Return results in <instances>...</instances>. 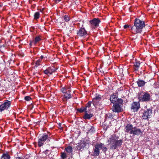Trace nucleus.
<instances>
[{
    "label": "nucleus",
    "instance_id": "nucleus-2",
    "mask_svg": "<svg viewBox=\"0 0 159 159\" xmlns=\"http://www.w3.org/2000/svg\"><path fill=\"white\" fill-rule=\"evenodd\" d=\"M107 142L109 143V144L111 145L110 146L111 148L115 149H117L118 147L121 145L122 140H118L116 136L111 135L108 138Z\"/></svg>",
    "mask_w": 159,
    "mask_h": 159
},
{
    "label": "nucleus",
    "instance_id": "nucleus-27",
    "mask_svg": "<svg viewBox=\"0 0 159 159\" xmlns=\"http://www.w3.org/2000/svg\"><path fill=\"white\" fill-rule=\"evenodd\" d=\"M40 40L41 39L39 37H37L35 38L34 41H33L32 42H33L34 44H35L40 41Z\"/></svg>",
    "mask_w": 159,
    "mask_h": 159
},
{
    "label": "nucleus",
    "instance_id": "nucleus-23",
    "mask_svg": "<svg viewBox=\"0 0 159 159\" xmlns=\"http://www.w3.org/2000/svg\"><path fill=\"white\" fill-rule=\"evenodd\" d=\"M65 150L66 152L69 154H72V148L71 146L67 147L65 148Z\"/></svg>",
    "mask_w": 159,
    "mask_h": 159
},
{
    "label": "nucleus",
    "instance_id": "nucleus-21",
    "mask_svg": "<svg viewBox=\"0 0 159 159\" xmlns=\"http://www.w3.org/2000/svg\"><path fill=\"white\" fill-rule=\"evenodd\" d=\"M93 116L92 114H89L87 113V111L85 112V114L84 116V118L85 119H89Z\"/></svg>",
    "mask_w": 159,
    "mask_h": 159
},
{
    "label": "nucleus",
    "instance_id": "nucleus-22",
    "mask_svg": "<svg viewBox=\"0 0 159 159\" xmlns=\"http://www.w3.org/2000/svg\"><path fill=\"white\" fill-rule=\"evenodd\" d=\"M70 88L67 87H63L61 89V92L64 94L67 93L68 90H70Z\"/></svg>",
    "mask_w": 159,
    "mask_h": 159
},
{
    "label": "nucleus",
    "instance_id": "nucleus-5",
    "mask_svg": "<svg viewBox=\"0 0 159 159\" xmlns=\"http://www.w3.org/2000/svg\"><path fill=\"white\" fill-rule=\"evenodd\" d=\"M138 98L139 101L148 102L151 100L150 94L143 92H139L138 94Z\"/></svg>",
    "mask_w": 159,
    "mask_h": 159
},
{
    "label": "nucleus",
    "instance_id": "nucleus-44",
    "mask_svg": "<svg viewBox=\"0 0 159 159\" xmlns=\"http://www.w3.org/2000/svg\"><path fill=\"white\" fill-rule=\"evenodd\" d=\"M158 143V145L159 146V140H158V141H157Z\"/></svg>",
    "mask_w": 159,
    "mask_h": 159
},
{
    "label": "nucleus",
    "instance_id": "nucleus-11",
    "mask_svg": "<svg viewBox=\"0 0 159 159\" xmlns=\"http://www.w3.org/2000/svg\"><path fill=\"white\" fill-rule=\"evenodd\" d=\"M143 131L139 128L134 127L133 130L131 131V134H133V135H139L142 134Z\"/></svg>",
    "mask_w": 159,
    "mask_h": 159
},
{
    "label": "nucleus",
    "instance_id": "nucleus-24",
    "mask_svg": "<svg viewBox=\"0 0 159 159\" xmlns=\"http://www.w3.org/2000/svg\"><path fill=\"white\" fill-rule=\"evenodd\" d=\"M77 111L81 113L84 111L85 112H87V110H86V108L83 107H82L80 108L77 109Z\"/></svg>",
    "mask_w": 159,
    "mask_h": 159
},
{
    "label": "nucleus",
    "instance_id": "nucleus-42",
    "mask_svg": "<svg viewBox=\"0 0 159 159\" xmlns=\"http://www.w3.org/2000/svg\"><path fill=\"white\" fill-rule=\"evenodd\" d=\"M16 159H22V158H21L20 157H17L16 158Z\"/></svg>",
    "mask_w": 159,
    "mask_h": 159
},
{
    "label": "nucleus",
    "instance_id": "nucleus-39",
    "mask_svg": "<svg viewBox=\"0 0 159 159\" xmlns=\"http://www.w3.org/2000/svg\"><path fill=\"white\" fill-rule=\"evenodd\" d=\"M55 2L57 3V2H59L61 1V0H54Z\"/></svg>",
    "mask_w": 159,
    "mask_h": 159
},
{
    "label": "nucleus",
    "instance_id": "nucleus-19",
    "mask_svg": "<svg viewBox=\"0 0 159 159\" xmlns=\"http://www.w3.org/2000/svg\"><path fill=\"white\" fill-rule=\"evenodd\" d=\"M140 62L139 61H136L134 63V68L135 70H138L140 67Z\"/></svg>",
    "mask_w": 159,
    "mask_h": 159
},
{
    "label": "nucleus",
    "instance_id": "nucleus-33",
    "mask_svg": "<svg viewBox=\"0 0 159 159\" xmlns=\"http://www.w3.org/2000/svg\"><path fill=\"white\" fill-rule=\"evenodd\" d=\"M74 27L73 26H70V28H68L67 29V30H69V31L70 32V33L71 32L72 30H74Z\"/></svg>",
    "mask_w": 159,
    "mask_h": 159
},
{
    "label": "nucleus",
    "instance_id": "nucleus-8",
    "mask_svg": "<svg viewBox=\"0 0 159 159\" xmlns=\"http://www.w3.org/2000/svg\"><path fill=\"white\" fill-rule=\"evenodd\" d=\"M152 115V111L151 109L149 108L145 111L142 117L143 119H147L150 118Z\"/></svg>",
    "mask_w": 159,
    "mask_h": 159
},
{
    "label": "nucleus",
    "instance_id": "nucleus-18",
    "mask_svg": "<svg viewBox=\"0 0 159 159\" xmlns=\"http://www.w3.org/2000/svg\"><path fill=\"white\" fill-rule=\"evenodd\" d=\"M110 100L111 102L113 103H115L117 100V98L116 95L114 94L111 95L110 98Z\"/></svg>",
    "mask_w": 159,
    "mask_h": 159
},
{
    "label": "nucleus",
    "instance_id": "nucleus-7",
    "mask_svg": "<svg viewBox=\"0 0 159 159\" xmlns=\"http://www.w3.org/2000/svg\"><path fill=\"white\" fill-rule=\"evenodd\" d=\"M111 110L113 112L119 113L122 111V108L120 105L118 103H116L113 104Z\"/></svg>",
    "mask_w": 159,
    "mask_h": 159
},
{
    "label": "nucleus",
    "instance_id": "nucleus-13",
    "mask_svg": "<svg viewBox=\"0 0 159 159\" xmlns=\"http://www.w3.org/2000/svg\"><path fill=\"white\" fill-rule=\"evenodd\" d=\"M87 144L86 142L83 141H82L78 143V145L77 146V148L78 150L82 151Z\"/></svg>",
    "mask_w": 159,
    "mask_h": 159
},
{
    "label": "nucleus",
    "instance_id": "nucleus-1",
    "mask_svg": "<svg viewBox=\"0 0 159 159\" xmlns=\"http://www.w3.org/2000/svg\"><path fill=\"white\" fill-rule=\"evenodd\" d=\"M145 26V23L143 21L136 18L134 20V25L130 27L131 32L135 34L140 33Z\"/></svg>",
    "mask_w": 159,
    "mask_h": 159
},
{
    "label": "nucleus",
    "instance_id": "nucleus-17",
    "mask_svg": "<svg viewBox=\"0 0 159 159\" xmlns=\"http://www.w3.org/2000/svg\"><path fill=\"white\" fill-rule=\"evenodd\" d=\"M134 127L133 125L130 124H128L125 127V132L129 133L131 134V131L133 130Z\"/></svg>",
    "mask_w": 159,
    "mask_h": 159
},
{
    "label": "nucleus",
    "instance_id": "nucleus-3",
    "mask_svg": "<svg viewBox=\"0 0 159 159\" xmlns=\"http://www.w3.org/2000/svg\"><path fill=\"white\" fill-rule=\"evenodd\" d=\"M100 149L102 150L103 152H106L107 150V148L103 143H96L93 148L92 155L94 156H99Z\"/></svg>",
    "mask_w": 159,
    "mask_h": 159
},
{
    "label": "nucleus",
    "instance_id": "nucleus-34",
    "mask_svg": "<svg viewBox=\"0 0 159 159\" xmlns=\"http://www.w3.org/2000/svg\"><path fill=\"white\" fill-rule=\"evenodd\" d=\"M106 116L107 117L110 118H112L113 117V115H112L110 113L107 114L106 115Z\"/></svg>",
    "mask_w": 159,
    "mask_h": 159
},
{
    "label": "nucleus",
    "instance_id": "nucleus-35",
    "mask_svg": "<svg viewBox=\"0 0 159 159\" xmlns=\"http://www.w3.org/2000/svg\"><path fill=\"white\" fill-rule=\"evenodd\" d=\"M25 99L26 101H29L31 100V98L29 96H27L25 98Z\"/></svg>",
    "mask_w": 159,
    "mask_h": 159
},
{
    "label": "nucleus",
    "instance_id": "nucleus-9",
    "mask_svg": "<svg viewBox=\"0 0 159 159\" xmlns=\"http://www.w3.org/2000/svg\"><path fill=\"white\" fill-rule=\"evenodd\" d=\"M11 102L8 100H6L5 102L0 106V111L7 110L10 107Z\"/></svg>",
    "mask_w": 159,
    "mask_h": 159
},
{
    "label": "nucleus",
    "instance_id": "nucleus-29",
    "mask_svg": "<svg viewBox=\"0 0 159 159\" xmlns=\"http://www.w3.org/2000/svg\"><path fill=\"white\" fill-rule=\"evenodd\" d=\"M61 157L62 159H64L67 157V154L65 152H62L61 154Z\"/></svg>",
    "mask_w": 159,
    "mask_h": 159
},
{
    "label": "nucleus",
    "instance_id": "nucleus-26",
    "mask_svg": "<svg viewBox=\"0 0 159 159\" xmlns=\"http://www.w3.org/2000/svg\"><path fill=\"white\" fill-rule=\"evenodd\" d=\"M64 20L66 22L69 21L70 20V17L67 15H65L63 17Z\"/></svg>",
    "mask_w": 159,
    "mask_h": 159
},
{
    "label": "nucleus",
    "instance_id": "nucleus-36",
    "mask_svg": "<svg viewBox=\"0 0 159 159\" xmlns=\"http://www.w3.org/2000/svg\"><path fill=\"white\" fill-rule=\"evenodd\" d=\"M94 131V127H91V128L90 129L89 131H91V132H93V131Z\"/></svg>",
    "mask_w": 159,
    "mask_h": 159
},
{
    "label": "nucleus",
    "instance_id": "nucleus-31",
    "mask_svg": "<svg viewBox=\"0 0 159 159\" xmlns=\"http://www.w3.org/2000/svg\"><path fill=\"white\" fill-rule=\"evenodd\" d=\"M116 102H117V103H118L120 105L122 104V103L123 102V100L122 99L120 98L118 99H117V101Z\"/></svg>",
    "mask_w": 159,
    "mask_h": 159
},
{
    "label": "nucleus",
    "instance_id": "nucleus-32",
    "mask_svg": "<svg viewBox=\"0 0 159 159\" xmlns=\"http://www.w3.org/2000/svg\"><path fill=\"white\" fill-rule=\"evenodd\" d=\"M91 104V102H89L86 104V107H85L86 108V110H87V108H89L90 107Z\"/></svg>",
    "mask_w": 159,
    "mask_h": 159
},
{
    "label": "nucleus",
    "instance_id": "nucleus-45",
    "mask_svg": "<svg viewBox=\"0 0 159 159\" xmlns=\"http://www.w3.org/2000/svg\"><path fill=\"white\" fill-rule=\"evenodd\" d=\"M61 124H59V126H61Z\"/></svg>",
    "mask_w": 159,
    "mask_h": 159
},
{
    "label": "nucleus",
    "instance_id": "nucleus-38",
    "mask_svg": "<svg viewBox=\"0 0 159 159\" xmlns=\"http://www.w3.org/2000/svg\"><path fill=\"white\" fill-rule=\"evenodd\" d=\"M129 27V26L128 25H125L124 26V29H126L127 28H128Z\"/></svg>",
    "mask_w": 159,
    "mask_h": 159
},
{
    "label": "nucleus",
    "instance_id": "nucleus-37",
    "mask_svg": "<svg viewBox=\"0 0 159 159\" xmlns=\"http://www.w3.org/2000/svg\"><path fill=\"white\" fill-rule=\"evenodd\" d=\"M48 150H46L45 151L43 152V153L45 154V155H46L48 153Z\"/></svg>",
    "mask_w": 159,
    "mask_h": 159
},
{
    "label": "nucleus",
    "instance_id": "nucleus-28",
    "mask_svg": "<svg viewBox=\"0 0 159 159\" xmlns=\"http://www.w3.org/2000/svg\"><path fill=\"white\" fill-rule=\"evenodd\" d=\"M40 15L39 12H36L34 14V18L37 19L39 18Z\"/></svg>",
    "mask_w": 159,
    "mask_h": 159
},
{
    "label": "nucleus",
    "instance_id": "nucleus-30",
    "mask_svg": "<svg viewBox=\"0 0 159 159\" xmlns=\"http://www.w3.org/2000/svg\"><path fill=\"white\" fill-rule=\"evenodd\" d=\"M41 60L40 59H38V60H37L36 62V66H39L40 64V63H41Z\"/></svg>",
    "mask_w": 159,
    "mask_h": 159
},
{
    "label": "nucleus",
    "instance_id": "nucleus-6",
    "mask_svg": "<svg viewBox=\"0 0 159 159\" xmlns=\"http://www.w3.org/2000/svg\"><path fill=\"white\" fill-rule=\"evenodd\" d=\"M50 138L48 137V135L43 134L39 136L38 141V145L39 147L42 146L45 142L48 139L49 140Z\"/></svg>",
    "mask_w": 159,
    "mask_h": 159
},
{
    "label": "nucleus",
    "instance_id": "nucleus-43",
    "mask_svg": "<svg viewBox=\"0 0 159 159\" xmlns=\"http://www.w3.org/2000/svg\"><path fill=\"white\" fill-rule=\"evenodd\" d=\"M34 43L33 42H32V41L30 43V45H31L32 43Z\"/></svg>",
    "mask_w": 159,
    "mask_h": 159
},
{
    "label": "nucleus",
    "instance_id": "nucleus-14",
    "mask_svg": "<svg viewBox=\"0 0 159 159\" xmlns=\"http://www.w3.org/2000/svg\"><path fill=\"white\" fill-rule=\"evenodd\" d=\"M56 69L53 67H49L45 70L44 72V74L47 75H51L53 72H55Z\"/></svg>",
    "mask_w": 159,
    "mask_h": 159
},
{
    "label": "nucleus",
    "instance_id": "nucleus-25",
    "mask_svg": "<svg viewBox=\"0 0 159 159\" xmlns=\"http://www.w3.org/2000/svg\"><path fill=\"white\" fill-rule=\"evenodd\" d=\"M10 156L8 154H3L1 157V159H10Z\"/></svg>",
    "mask_w": 159,
    "mask_h": 159
},
{
    "label": "nucleus",
    "instance_id": "nucleus-41",
    "mask_svg": "<svg viewBox=\"0 0 159 159\" xmlns=\"http://www.w3.org/2000/svg\"><path fill=\"white\" fill-rule=\"evenodd\" d=\"M61 24L62 25H65V23L64 22H62L61 23Z\"/></svg>",
    "mask_w": 159,
    "mask_h": 159
},
{
    "label": "nucleus",
    "instance_id": "nucleus-15",
    "mask_svg": "<svg viewBox=\"0 0 159 159\" xmlns=\"http://www.w3.org/2000/svg\"><path fill=\"white\" fill-rule=\"evenodd\" d=\"M87 34V31L84 28H81L77 33V35L80 37L85 36Z\"/></svg>",
    "mask_w": 159,
    "mask_h": 159
},
{
    "label": "nucleus",
    "instance_id": "nucleus-40",
    "mask_svg": "<svg viewBox=\"0 0 159 159\" xmlns=\"http://www.w3.org/2000/svg\"><path fill=\"white\" fill-rule=\"evenodd\" d=\"M44 58V57L43 56H41L40 57V59H41V60H42Z\"/></svg>",
    "mask_w": 159,
    "mask_h": 159
},
{
    "label": "nucleus",
    "instance_id": "nucleus-12",
    "mask_svg": "<svg viewBox=\"0 0 159 159\" xmlns=\"http://www.w3.org/2000/svg\"><path fill=\"white\" fill-rule=\"evenodd\" d=\"M140 104L139 102H134L131 105V109L134 111H137L139 109Z\"/></svg>",
    "mask_w": 159,
    "mask_h": 159
},
{
    "label": "nucleus",
    "instance_id": "nucleus-10",
    "mask_svg": "<svg viewBox=\"0 0 159 159\" xmlns=\"http://www.w3.org/2000/svg\"><path fill=\"white\" fill-rule=\"evenodd\" d=\"M100 22V20L98 18H94L89 21L91 25L93 28L98 26Z\"/></svg>",
    "mask_w": 159,
    "mask_h": 159
},
{
    "label": "nucleus",
    "instance_id": "nucleus-16",
    "mask_svg": "<svg viewBox=\"0 0 159 159\" xmlns=\"http://www.w3.org/2000/svg\"><path fill=\"white\" fill-rule=\"evenodd\" d=\"M70 90H68L67 93L64 94L62 98V100L63 101H67L68 99L71 98V95L70 93Z\"/></svg>",
    "mask_w": 159,
    "mask_h": 159
},
{
    "label": "nucleus",
    "instance_id": "nucleus-4",
    "mask_svg": "<svg viewBox=\"0 0 159 159\" xmlns=\"http://www.w3.org/2000/svg\"><path fill=\"white\" fill-rule=\"evenodd\" d=\"M102 97L98 94H96L95 97L93 99V103L96 108L102 109L103 108L104 106L101 104V102Z\"/></svg>",
    "mask_w": 159,
    "mask_h": 159
},
{
    "label": "nucleus",
    "instance_id": "nucleus-20",
    "mask_svg": "<svg viewBox=\"0 0 159 159\" xmlns=\"http://www.w3.org/2000/svg\"><path fill=\"white\" fill-rule=\"evenodd\" d=\"M146 82L144 81L139 79L137 81V84L139 87H142L144 86Z\"/></svg>",
    "mask_w": 159,
    "mask_h": 159
}]
</instances>
